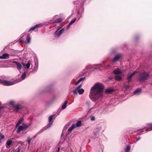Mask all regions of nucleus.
<instances>
[{"mask_svg": "<svg viewBox=\"0 0 152 152\" xmlns=\"http://www.w3.org/2000/svg\"><path fill=\"white\" fill-rule=\"evenodd\" d=\"M1 84L5 86H10L16 83L15 81H7L2 80Z\"/></svg>", "mask_w": 152, "mask_h": 152, "instance_id": "0eeeda50", "label": "nucleus"}, {"mask_svg": "<svg viewBox=\"0 0 152 152\" xmlns=\"http://www.w3.org/2000/svg\"><path fill=\"white\" fill-rule=\"evenodd\" d=\"M32 138H31L30 137H28L27 138V142L28 143L30 144L31 142V141L32 140Z\"/></svg>", "mask_w": 152, "mask_h": 152, "instance_id": "7c9ffc66", "label": "nucleus"}, {"mask_svg": "<svg viewBox=\"0 0 152 152\" xmlns=\"http://www.w3.org/2000/svg\"><path fill=\"white\" fill-rule=\"evenodd\" d=\"M38 63L35 62V65L34 69H33V71H36L38 70Z\"/></svg>", "mask_w": 152, "mask_h": 152, "instance_id": "6ab92c4d", "label": "nucleus"}, {"mask_svg": "<svg viewBox=\"0 0 152 152\" xmlns=\"http://www.w3.org/2000/svg\"><path fill=\"white\" fill-rule=\"evenodd\" d=\"M24 119L23 117L20 118L18 120V122L16 123L15 127L17 128L18 127L20 124L23 122L24 121Z\"/></svg>", "mask_w": 152, "mask_h": 152, "instance_id": "ddd939ff", "label": "nucleus"}, {"mask_svg": "<svg viewBox=\"0 0 152 152\" xmlns=\"http://www.w3.org/2000/svg\"><path fill=\"white\" fill-rule=\"evenodd\" d=\"M141 91V89L140 88H137L134 91L133 94L135 95H139L140 94Z\"/></svg>", "mask_w": 152, "mask_h": 152, "instance_id": "f3484780", "label": "nucleus"}, {"mask_svg": "<svg viewBox=\"0 0 152 152\" xmlns=\"http://www.w3.org/2000/svg\"><path fill=\"white\" fill-rule=\"evenodd\" d=\"M12 141L11 140H7L6 143V145L7 148H8V146H9L12 143Z\"/></svg>", "mask_w": 152, "mask_h": 152, "instance_id": "a878e982", "label": "nucleus"}, {"mask_svg": "<svg viewBox=\"0 0 152 152\" xmlns=\"http://www.w3.org/2000/svg\"><path fill=\"white\" fill-rule=\"evenodd\" d=\"M142 130V129H140L137 130V132H139V131H140L141 130Z\"/></svg>", "mask_w": 152, "mask_h": 152, "instance_id": "864d4df0", "label": "nucleus"}, {"mask_svg": "<svg viewBox=\"0 0 152 152\" xmlns=\"http://www.w3.org/2000/svg\"><path fill=\"white\" fill-rule=\"evenodd\" d=\"M115 79L117 81H120L121 79L122 78L121 76L120 75H116L115 76Z\"/></svg>", "mask_w": 152, "mask_h": 152, "instance_id": "aec40b11", "label": "nucleus"}, {"mask_svg": "<svg viewBox=\"0 0 152 152\" xmlns=\"http://www.w3.org/2000/svg\"><path fill=\"white\" fill-rule=\"evenodd\" d=\"M4 108V107L2 106H0V109H2Z\"/></svg>", "mask_w": 152, "mask_h": 152, "instance_id": "5fc2aeb1", "label": "nucleus"}, {"mask_svg": "<svg viewBox=\"0 0 152 152\" xmlns=\"http://www.w3.org/2000/svg\"><path fill=\"white\" fill-rule=\"evenodd\" d=\"M140 139H141V137H138V138L136 139V140L135 141V142H137L138 140H140Z\"/></svg>", "mask_w": 152, "mask_h": 152, "instance_id": "a18cd8bd", "label": "nucleus"}, {"mask_svg": "<svg viewBox=\"0 0 152 152\" xmlns=\"http://www.w3.org/2000/svg\"><path fill=\"white\" fill-rule=\"evenodd\" d=\"M63 19L61 18H59L56 19L54 21L53 23L54 24L55 23H59L61 22L62 20Z\"/></svg>", "mask_w": 152, "mask_h": 152, "instance_id": "4be33fe9", "label": "nucleus"}, {"mask_svg": "<svg viewBox=\"0 0 152 152\" xmlns=\"http://www.w3.org/2000/svg\"><path fill=\"white\" fill-rule=\"evenodd\" d=\"M0 140L3 139H4V136L2 134H1L0 133Z\"/></svg>", "mask_w": 152, "mask_h": 152, "instance_id": "58836bf2", "label": "nucleus"}, {"mask_svg": "<svg viewBox=\"0 0 152 152\" xmlns=\"http://www.w3.org/2000/svg\"><path fill=\"white\" fill-rule=\"evenodd\" d=\"M20 42H22V43L24 42H25V39L23 38H21L19 40Z\"/></svg>", "mask_w": 152, "mask_h": 152, "instance_id": "f704fd0d", "label": "nucleus"}, {"mask_svg": "<svg viewBox=\"0 0 152 152\" xmlns=\"http://www.w3.org/2000/svg\"><path fill=\"white\" fill-rule=\"evenodd\" d=\"M55 116V115H50L48 117V121L49 123L46 126V128H44L39 131V132L41 133L46 130L47 129L50 127L52 124V122L51 121L53 119V118Z\"/></svg>", "mask_w": 152, "mask_h": 152, "instance_id": "39448f33", "label": "nucleus"}, {"mask_svg": "<svg viewBox=\"0 0 152 152\" xmlns=\"http://www.w3.org/2000/svg\"><path fill=\"white\" fill-rule=\"evenodd\" d=\"M85 79V77H81L80 78L77 82H76L75 83V85H77L80 82L84 80Z\"/></svg>", "mask_w": 152, "mask_h": 152, "instance_id": "cd10ccee", "label": "nucleus"}, {"mask_svg": "<svg viewBox=\"0 0 152 152\" xmlns=\"http://www.w3.org/2000/svg\"><path fill=\"white\" fill-rule=\"evenodd\" d=\"M60 149V147H58L54 152H59Z\"/></svg>", "mask_w": 152, "mask_h": 152, "instance_id": "49530a36", "label": "nucleus"}, {"mask_svg": "<svg viewBox=\"0 0 152 152\" xmlns=\"http://www.w3.org/2000/svg\"><path fill=\"white\" fill-rule=\"evenodd\" d=\"M137 73L136 71H134L133 73L129 72L127 75V79L129 82L130 81L132 80V76Z\"/></svg>", "mask_w": 152, "mask_h": 152, "instance_id": "1a4fd4ad", "label": "nucleus"}, {"mask_svg": "<svg viewBox=\"0 0 152 152\" xmlns=\"http://www.w3.org/2000/svg\"><path fill=\"white\" fill-rule=\"evenodd\" d=\"M104 85L102 83L95 84L91 88L89 97L93 101L98 100L103 96Z\"/></svg>", "mask_w": 152, "mask_h": 152, "instance_id": "f257e3e1", "label": "nucleus"}, {"mask_svg": "<svg viewBox=\"0 0 152 152\" xmlns=\"http://www.w3.org/2000/svg\"><path fill=\"white\" fill-rule=\"evenodd\" d=\"M31 124V123L30 121L29 124H22V126L23 130L27 129Z\"/></svg>", "mask_w": 152, "mask_h": 152, "instance_id": "4468645a", "label": "nucleus"}, {"mask_svg": "<svg viewBox=\"0 0 152 152\" xmlns=\"http://www.w3.org/2000/svg\"><path fill=\"white\" fill-rule=\"evenodd\" d=\"M131 149V147L129 145H127L125 149L126 152H129Z\"/></svg>", "mask_w": 152, "mask_h": 152, "instance_id": "393cba45", "label": "nucleus"}, {"mask_svg": "<svg viewBox=\"0 0 152 152\" xmlns=\"http://www.w3.org/2000/svg\"><path fill=\"white\" fill-rule=\"evenodd\" d=\"M113 91V90L111 88H108L106 89L105 92L107 93L110 94Z\"/></svg>", "mask_w": 152, "mask_h": 152, "instance_id": "5701e85b", "label": "nucleus"}, {"mask_svg": "<svg viewBox=\"0 0 152 152\" xmlns=\"http://www.w3.org/2000/svg\"><path fill=\"white\" fill-rule=\"evenodd\" d=\"M149 76V74L148 72H143L140 74V76L139 78V79L141 82H144L145 80H147Z\"/></svg>", "mask_w": 152, "mask_h": 152, "instance_id": "423d86ee", "label": "nucleus"}, {"mask_svg": "<svg viewBox=\"0 0 152 152\" xmlns=\"http://www.w3.org/2000/svg\"><path fill=\"white\" fill-rule=\"evenodd\" d=\"M122 56V55L120 53L116 54L114 57L112 59L111 63L112 64L115 63L116 62L118 61Z\"/></svg>", "mask_w": 152, "mask_h": 152, "instance_id": "6e6552de", "label": "nucleus"}, {"mask_svg": "<svg viewBox=\"0 0 152 152\" xmlns=\"http://www.w3.org/2000/svg\"><path fill=\"white\" fill-rule=\"evenodd\" d=\"M2 56L3 59H7L9 58V55L8 53H5L3 54Z\"/></svg>", "mask_w": 152, "mask_h": 152, "instance_id": "412c9836", "label": "nucleus"}, {"mask_svg": "<svg viewBox=\"0 0 152 152\" xmlns=\"http://www.w3.org/2000/svg\"><path fill=\"white\" fill-rule=\"evenodd\" d=\"M102 63H103V64H105V62L104 61H102Z\"/></svg>", "mask_w": 152, "mask_h": 152, "instance_id": "4d7b16f0", "label": "nucleus"}, {"mask_svg": "<svg viewBox=\"0 0 152 152\" xmlns=\"http://www.w3.org/2000/svg\"><path fill=\"white\" fill-rule=\"evenodd\" d=\"M20 142L22 144H23V142Z\"/></svg>", "mask_w": 152, "mask_h": 152, "instance_id": "052dcab7", "label": "nucleus"}, {"mask_svg": "<svg viewBox=\"0 0 152 152\" xmlns=\"http://www.w3.org/2000/svg\"><path fill=\"white\" fill-rule=\"evenodd\" d=\"M2 80L0 79V84H1L2 82Z\"/></svg>", "mask_w": 152, "mask_h": 152, "instance_id": "603ef678", "label": "nucleus"}, {"mask_svg": "<svg viewBox=\"0 0 152 152\" xmlns=\"http://www.w3.org/2000/svg\"><path fill=\"white\" fill-rule=\"evenodd\" d=\"M147 130H146V132H147Z\"/></svg>", "mask_w": 152, "mask_h": 152, "instance_id": "0e129e2a", "label": "nucleus"}, {"mask_svg": "<svg viewBox=\"0 0 152 152\" xmlns=\"http://www.w3.org/2000/svg\"><path fill=\"white\" fill-rule=\"evenodd\" d=\"M103 67L102 64H95L93 66L90 65V69H96L98 68H101Z\"/></svg>", "mask_w": 152, "mask_h": 152, "instance_id": "f8f14e48", "label": "nucleus"}, {"mask_svg": "<svg viewBox=\"0 0 152 152\" xmlns=\"http://www.w3.org/2000/svg\"><path fill=\"white\" fill-rule=\"evenodd\" d=\"M36 137V135H35L33 137V138H35Z\"/></svg>", "mask_w": 152, "mask_h": 152, "instance_id": "bf43d9fd", "label": "nucleus"}, {"mask_svg": "<svg viewBox=\"0 0 152 152\" xmlns=\"http://www.w3.org/2000/svg\"><path fill=\"white\" fill-rule=\"evenodd\" d=\"M63 26L60 25L57 27L56 31L54 33V34L55 37H59L64 31V28H62Z\"/></svg>", "mask_w": 152, "mask_h": 152, "instance_id": "20e7f679", "label": "nucleus"}, {"mask_svg": "<svg viewBox=\"0 0 152 152\" xmlns=\"http://www.w3.org/2000/svg\"><path fill=\"white\" fill-rule=\"evenodd\" d=\"M20 152V149L19 148H18L16 149L15 150H14L13 152Z\"/></svg>", "mask_w": 152, "mask_h": 152, "instance_id": "e433bc0d", "label": "nucleus"}, {"mask_svg": "<svg viewBox=\"0 0 152 152\" xmlns=\"http://www.w3.org/2000/svg\"><path fill=\"white\" fill-rule=\"evenodd\" d=\"M74 4H81V3L79 1H75L74 2Z\"/></svg>", "mask_w": 152, "mask_h": 152, "instance_id": "a19ab883", "label": "nucleus"}, {"mask_svg": "<svg viewBox=\"0 0 152 152\" xmlns=\"http://www.w3.org/2000/svg\"><path fill=\"white\" fill-rule=\"evenodd\" d=\"M101 130L100 127H97L94 132V134L95 136L97 135L99 133L100 130Z\"/></svg>", "mask_w": 152, "mask_h": 152, "instance_id": "dca6fc26", "label": "nucleus"}, {"mask_svg": "<svg viewBox=\"0 0 152 152\" xmlns=\"http://www.w3.org/2000/svg\"><path fill=\"white\" fill-rule=\"evenodd\" d=\"M9 105L12 107V109L15 113H18L23 109L22 105L19 103H16V101L14 100L10 101L8 103Z\"/></svg>", "mask_w": 152, "mask_h": 152, "instance_id": "f03ea898", "label": "nucleus"}, {"mask_svg": "<svg viewBox=\"0 0 152 152\" xmlns=\"http://www.w3.org/2000/svg\"><path fill=\"white\" fill-rule=\"evenodd\" d=\"M82 122L81 121H79L77 122V123H75L74 124H75V127H78L81 126L82 125Z\"/></svg>", "mask_w": 152, "mask_h": 152, "instance_id": "a211bd4d", "label": "nucleus"}, {"mask_svg": "<svg viewBox=\"0 0 152 152\" xmlns=\"http://www.w3.org/2000/svg\"><path fill=\"white\" fill-rule=\"evenodd\" d=\"M112 79H113V78L112 77H110L108 78V80H107L106 81H109L112 80Z\"/></svg>", "mask_w": 152, "mask_h": 152, "instance_id": "c03bdc74", "label": "nucleus"}, {"mask_svg": "<svg viewBox=\"0 0 152 152\" xmlns=\"http://www.w3.org/2000/svg\"><path fill=\"white\" fill-rule=\"evenodd\" d=\"M81 17V15H80V16H79V18H80Z\"/></svg>", "mask_w": 152, "mask_h": 152, "instance_id": "13d9d810", "label": "nucleus"}, {"mask_svg": "<svg viewBox=\"0 0 152 152\" xmlns=\"http://www.w3.org/2000/svg\"><path fill=\"white\" fill-rule=\"evenodd\" d=\"M75 128H76L75 127V124H73L69 128L68 131L69 132H71Z\"/></svg>", "mask_w": 152, "mask_h": 152, "instance_id": "c85d7f7f", "label": "nucleus"}, {"mask_svg": "<svg viewBox=\"0 0 152 152\" xmlns=\"http://www.w3.org/2000/svg\"><path fill=\"white\" fill-rule=\"evenodd\" d=\"M146 125L148 126H152V123L147 124Z\"/></svg>", "mask_w": 152, "mask_h": 152, "instance_id": "37998d69", "label": "nucleus"}, {"mask_svg": "<svg viewBox=\"0 0 152 152\" xmlns=\"http://www.w3.org/2000/svg\"><path fill=\"white\" fill-rule=\"evenodd\" d=\"M67 102H68L67 100H66L64 104L62 105V109H64L66 108V104H67Z\"/></svg>", "mask_w": 152, "mask_h": 152, "instance_id": "c756f323", "label": "nucleus"}, {"mask_svg": "<svg viewBox=\"0 0 152 152\" xmlns=\"http://www.w3.org/2000/svg\"><path fill=\"white\" fill-rule=\"evenodd\" d=\"M23 130V127L22 126H19L17 129V133H20L21 131Z\"/></svg>", "mask_w": 152, "mask_h": 152, "instance_id": "b1692460", "label": "nucleus"}, {"mask_svg": "<svg viewBox=\"0 0 152 152\" xmlns=\"http://www.w3.org/2000/svg\"><path fill=\"white\" fill-rule=\"evenodd\" d=\"M90 120L91 121H94L95 120V118L94 116H91L90 117Z\"/></svg>", "mask_w": 152, "mask_h": 152, "instance_id": "4c0bfd02", "label": "nucleus"}, {"mask_svg": "<svg viewBox=\"0 0 152 152\" xmlns=\"http://www.w3.org/2000/svg\"><path fill=\"white\" fill-rule=\"evenodd\" d=\"M26 76V72L25 71L23 72L21 75V78L22 80H24L25 79Z\"/></svg>", "mask_w": 152, "mask_h": 152, "instance_id": "bb28decb", "label": "nucleus"}, {"mask_svg": "<svg viewBox=\"0 0 152 152\" xmlns=\"http://www.w3.org/2000/svg\"><path fill=\"white\" fill-rule=\"evenodd\" d=\"M12 63H13L15 64L16 65L18 63V62L16 61H13L12 62Z\"/></svg>", "mask_w": 152, "mask_h": 152, "instance_id": "09e8293b", "label": "nucleus"}, {"mask_svg": "<svg viewBox=\"0 0 152 152\" xmlns=\"http://www.w3.org/2000/svg\"><path fill=\"white\" fill-rule=\"evenodd\" d=\"M76 20V18H74L69 23H70V24H72L73 23L75 22Z\"/></svg>", "mask_w": 152, "mask_h": 152, "instance_id": "c9c22d12", "label": "nucleus"}, {"mask_svg": "<svg viewBox=\"0 0 152 152\" xmlns=\"http://www.w3.org/2000/svg\"><path fill=\"white\" fill-rule=\"evenodd\" d=\"M71 25L72 24H70V23H69L66 27V29L68 30L69 28L70 27Z\"/></svg>", "mask_w": 152, "mask_h": 152, "instance_id": "79ce46f5", "label": "nucleus"}, {"mask_svg": "<svg viewBox=\"0 0 152 152\" xmlns=\"http://www.w3.org/2000/svg\"><path fill=\"white\" fill-rule=\"evenodd\" d=\"M48 88H46L45 89V91H48Z\"/></svg>", "mask_w": 152, "mask_h": 152, "instance_id": "3c124183", "label": "nucleus"}, {"mask_svg": "<svg viewBox=\"0 0 152 152\" xmlns=\"http://www.w3.org/2000/svg\"><path fill=\"white\" fill-rule=\"evenodd\" d=\"M49 23L48 22H46L45 23V24L48 25V24H49Z\"/></svg>", "mask_w": 152, "mask_h": 152, "instance_id": "8fccbe9b", "label": "nucleus"}, {"mask_svg": "<svg viewBox=\"0 0 152 152\" xmlns=\"http://www.w3.org/2000/svg\"><path fill=\"white\" fill-rule=\"evenodd\" d=\"M90 66H86L84 69V71L86 73L87 72V70H88L89 69H90Z\"/></svg>", "mask_w": 152, "mask_h": 152, "instance_id": "473e14b6", "label": "nucleus"}, {"mask_svg": "<svg viewBox=\"0 0 152 152\" xmlns=\"http://www.w3.org/2000/svg\"><path fill=\"white\" fill-rule=\"evenodd\" d=\"M31 62V61L30 60H28L26 64H25L23 62L20 63L18 62L16 65V67L19 71H20V70L22 68H23V69H28L30 67Z\"/></svg>", "mask_w": 152, "mask_h": 152, "instance_id": "7ed1b4c3", "label": "nucleus"}, {"mask_svg": "<svg viewBox=\"0 0 152 152\" xmlns=\"http://www.w3.org/2000/svg\"><path fill=\"white\" fill-rule=\"evenodd\" d=\"M82 87V85L81 84L80 85L78 86L75 90H78V89H81V88Z\"/></svg>", "mask_w": 152, "mask_h": 152, "instance_id": "ea45409f", "label": "nucleus"}, {"mask_svg": "<svg viewBox=\"0 0 152 152\" xmlns=\"http://www.w3.org/2000/svg\"><path fill=\"white\" fill-rule=\"evenodd\" d=\"M43 24H38L37 25H36L33 26V27L31 28L29 30V31H37V30L38 28L41 26Z\"/></svg>", "mask_w": 152, "mask_h": 152, "instance_id": "9d476101", "label": "nucleus"}, {"mask_svg": "<svg viewBox=\"0 0 152 152\" xmlns=\"http://www.w3.org/2000/svg\"><path fill=\"white\" fill-rule=\"evenodd\" d=\"M151 130H152V127L151 128Z\"/></svg>", "mask_w": 152, "mask_h": 152, "instance_id": "680f3d73", "label": "nucleus"}, {"mask_svg": "<svg viewBox=\"0 0 152 152\" xmlns=\"http://www.w3.org/2000/svg\"><path fill=\"white\" fill-rule=\"evenodd\" d=\"M124 87L126 90H128L130 88V86L129 85H125Z\"/></svg>", "mask_w": 152, "mask_h": 152, "instance_id": "72a5a7b5", "label": "nucleus"}, {"mask_svg": "<svg viewBox=\"0 0 152 152\" xmlns=\"http://www.w3.org/2000/svg\"><path fill=\"white\" fill-rule=\"evenodd\" d=\"M26 40L27 41V43H30L31 41V38L29 35H28L27 36L26 39Z\"/></svg>", "mask_w": 152, "mask_h": 152, "instance_id": "2f4dec72", "label": "nucleus"}, {"mask_svg": "<svg viewBox=\"0 0 152 152\" xmlns=\"http://www.w3.org/2000/svg\"><path fill=\"white\" fill-rule=\"evenodd\" d=\"M113 73L116 75H120L121 74V72L119 68H117L113 71Z\"/></svg>", "mask_w": 152, "mask_h": 152, "instance_id": "2eb2a0df", "label": "nucleus"}, {"mask_svg": "<svg viewBox=\"0 0 152 152\" xmlns=\"http://www.w3.org/2000/svg\"><path fill=\"white\" fill-rule=\"evenodd\" d=\"M0 59H3L2 56H0Z\"/></svg>", "mask_w": 152, "mask_h": 152, "instance_id": "6e6d98bb", "label": "nucleus"}, {"mask_svg": "<svg viewBox=\"0 0 152 152\" xmlns=\"http://www.w3.org/2000/svg\"><path fill=\"white\" fill-rule=\"evenodd\" d=\"M66 152H75V151H73L72 149L71 148H70V150H69L68 151H67Z\"/></svg>", "mask_w": 152, "mask_h": 152, "instance_id": "de8ad7c7", "label": "nucleus"}, {"mask_svg": "<svg viewBox=\"0 0 152 152\" xmlns=\"http://www.w3.org/2000/svg\"><path fill=\"white\" fill-rule=\"evenodd\" d=\"M78 13V14H79V13H79V12L78 11V13Z\"/></svg>", "mask_w": 152, "mask_h": 152, "instance_id": "e2e57ef3", "label": "nucleus"}, {"mask_svg": "<svg viewBox=\"0 0 152 152\" xmlns=\"http://www.w3.org/2000/svg\"><path fill=\"white\" fill-rule=\"evenodd\" d=\"M84 91L83 88L78 89V90H75L73 91V93L75 95H77V92L79 94H82L84 92Z\"/></svg>", "mask_w": 152, "mask_h": 152, "instance_id": "9b49d317", "label": "nucleus"}]
</instances>
